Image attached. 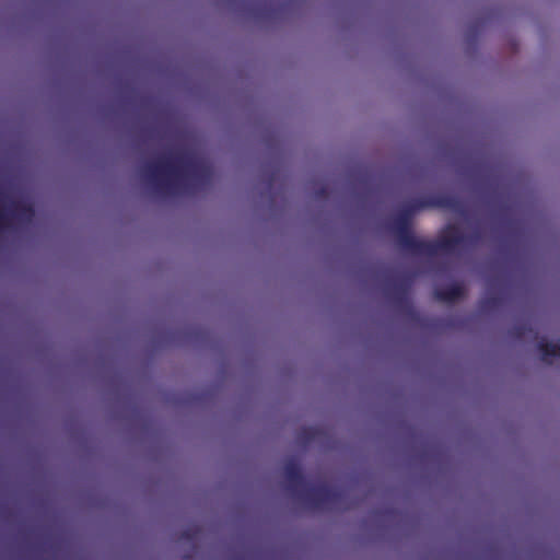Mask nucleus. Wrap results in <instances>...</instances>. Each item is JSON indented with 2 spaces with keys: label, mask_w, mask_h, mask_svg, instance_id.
I'll use <instances>...</instances> for the list:
<instances>
[{
  "label": "nucleus",
  "mask_w": 560,
  "mask_h": 560,
  "mask_svg": "<svg viewBox=\"0 0 560 560\" xmlns=\"http://www.w3.org/2000/svg\"><path fill=\"white\" fill-rule=\"evenodd\" d=\"M141 177L159 196H175L189 192L194 185L208 183L211 178V168L205 162L189 153H178L161 156L158 161L145 163L141 170Z\"/></svg>",
  "instance_id": "obj_1"
},
{
  "label": "nucleus",
  "mask_w": 560,
  "mask_h": 560,
  "mask_svg": "<svg viewBox=\"0 0 560 560\" xmlns=\"http://www.w3.org/2000/svg\"><path fill=\"white\" fill-rule=\"evenodd\" d=\"M420 210L422 208L418 198L412 199L398 209L390 223V230L395 233L399 246L416 256H419L420 250L431 247L424 240L417 238L411 231V218Z\"/></svg>",
  "instance_id": "obj_2"
},
{
  "label": "nucleus",
  "mask_w": 560,
  "mask_h": 560,
  "mask_svg": "<svg viewBox=\"0 0 560 560\" xmlns=\"http://www.w3.org/2000/svg\"><path fill=\"white\" fill-rule=\"evenodd\" d=\"M343 491L332 489L326 485L308 486L307 483L295 495L313 510L338 506L343 499Z\"/></svg>",
  "instance_id": "obj_3"
},
{
  "label": "nucleus",
  "mask_w": 560,
  "mask_h": 560,
  "mask_svg": "<svg viewBox=\"0 0 560 560\" xmlns=\"http://www.w3.org/2000/svg\"><path fill=\"white\" fill-rule=\"evenodd\" d=\"M467 241V236L457 225H447L436 241H425L429 249L420 250L419 256H435L439 252H453Z\"/></svg>",
  "instance_id": "obj_4"
},
{
  "label": "nucleus",
  "mask_w": 560,
  "mask_h": 560,
  "mask_svg": "<svg viewBox=\"0 0 560 560\" xmlns=\"http://www.w3.org/2000/svg\"><path fill=\"white\" fill-rule=\"evenodd\" d=\"M35 215L32 205L12 201L7 210L0 209V232L11 228L10 218H16L23 222H31Z\"/></svg>",
  "instance_id": "obj_5"
},
{
  "label": "nucleus",
  "mask_w": 560,
  "mask_h": 560,
  "mask_svg": "<svg viewBox=\"0 0 560 560\" xmlns=\"http://www.w3.org/2000/svg\"><path fill=\"white\" fill-rule=\"evenodd\" d=\"M420 202V207L422 209L427 208H443L448 209L454 212H459L462 210L460 200L452 195L447 194H439L428 197L418 198Z\"/></svg>",
  "instance_id": "obj_6"
},
{
  "label": "nucleus",
  "mask_w": 560,
  "mask_h": 560,
  "mask_svg": "<svg viewBox=\"0 0 560 560\" xmlns=\"http://www.w3.org/2000/svg\"><path fill=\"white\" fill-rule=\"evenodd\" d=\"M283 472L288 481V490L295 497L306 485L299 463L294 458H289L283 465Z\"/></svg>",
  "instance_id": "obj_7"
},
{
  "label": "nucleus",
  "mask_w": 560,
  "mask_h": 560,
  "mask_svg": "<svg viewBox=\"0 0 560 560\" xmlns=\"http://www.w3.org/2000/svg\"><path fill=\"white\" fill-rule=\"evenodd\" d=\"M410 281L409 279H399L393 283H388L385 288V295L390 299L397 306H409Z\"/></svg>",
  "instance_id": "obj_8"
},
{
  "label": "nucleus",
  "mask_w": 560,
  "mask_h": 560,
  "mask_svg": "<svg viewBox=\"0 0 560 560\" xmlns=\"http://www.w3.org/2000/svg\"><path fill=\"white\" fill-rule=\"evenodd\" d=\"M465 295V288L460 283H452L435 291V296L443 302L453 303Z\"/></svg>",
  "instance_id": "obj_9"
},
{
  "label": "nucleus",
  "mask_w": 560,
  "mask_h": 560,
  "mask_svg": "<svg viewBox=\"0 0 560 560\" xmlns=\"http://www.w3.org/2000/svg\"><path fill=\"white\" fill-rule=\"evenodd\" d=\"M537 349L541 354V360L551 364L552 358L560 357V339L557 342H549L546 338H541L537 342Z\"/></svg>",
  "instance_id": "obj_10"
},
{
  "label": "nucleus",
  "mask_w": 560,
  "mask_h": 560,
  "mask_svg": "<svg viewBox=\"0 0 560 560\" xmlns=\"http://www.w3.org/2000/svg\"><path fill=\"white\" fill-rule=\"evenodd\" d=\"M533 332V328L528 323H517L509 330V335L516 340H523L527 335H532Z\"/></svg>",
  "instance_id": "obj_11"
},
{
  "label": "nucleus",
  "mask_w": 560,
  "mask_h": 560,
  "mask_svg": "<svg viewBox=\"0 0 560 560\" xmlns=\"http://www.w3.org/2000/svg\"><path fill=\"white\" fill-rule=\"evenodd\" d=\"M319 430L315 427H304L298 433L299 441L306 445L316 440Z\"/></svg>",
  "instance_id": "obj_12"
},
{
  "label": "nucleus",
  "mask_w": 560,
  "mask_h": 560,
  "mask_svg": "<svg viewBox=\"0 0 560 560\" xmlns=\"http://www.w3.org/2000/svg\"><path fill=\"white\" fill-rule=\"evenodd\" d=\"M502 299L499 295H488L480 301V310L482 312H492L500 307Z\"/></svg>",
  "instance_id": "obj_13"
},
{
  "label": "nucleus",
  "mask_w": 560,
  "mask_h": 560,
  "mask_svg": "<svg viewBox=\"0 0 560 560\" xmlns=\"http://www.w3.org/2000/svg\"><path fill=\"white\" fill-rule=\"evenodd\" d=\"M197 532L198 530L196 528H187L180 533V538L185 540H190L195 537Z\"/></svg>",
  "instance_id": "obj_14"
},
{
  "label": "nucleus",
  "mask_w": 560,
  "mask_h": 560,
  "mask_svg": "<svg viewBox=\"0 0 560 560\" xmlns=\"http://www.w3.org/2000/svg\"><path fill=\"white\" fill-rule=\"evenodd\" d=\"M327 195V189L326 187H320L316 190V197L318 198H325Z\"/></svg>",
  "instance_id": "obj_15"
}]
</instances>
